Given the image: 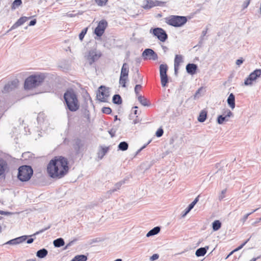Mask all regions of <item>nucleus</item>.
<instances>
[{"label":"nucleus","instance_id":"nucleus-3","mask_svg":"<svg viewBox=\"0 0 261 261\" xmlns=\"http://www.w3.org/2000/svg\"><path fill=\"white\" fill-rule=\"evenodd\" d=\"M45 78L44 73L34 74L28 77L24 82V88L32 89L39 86Z\"/></svg>","mask_w":261,"mask_h":261},{"label":"nucleus","instance_id":"nucleus-33","mask_svg":"<svg viewBox=\"0 0 261 261\" xmlns=\"http://www.w3.org/2000/svg\"><path fill=\"white\" fill-rule=\"evenodd\" d=\"M206 112L204 111H202L198 118V120L200 122H204L206 118Z\"/></svg>","mask_w":261,"mask_h":261},{"label":"nucleus","instance_id":"nucleus-38","mask_svg":"<svg viewBox=\"0 0 261 261\" xmlns=\"http://www.w3.org/2000/svg\"><path fill=\"white\" fill-rule=\"evenodd\" d=\"M254 81H255L254 79L251 76L249 75L248 77L245 80L244 85L245 86H251L253 84V82Z\"/></svg>","mask_w":261,"mask_h":261},{"label":"nucleus","instance_id":"nucleus-26","mask_svg":"<svg viewBox=\"0 0 261 261\" xmlns=\"http://www.w3.org/2000/svg\"><path fill=\"white\" fill-rule=\"evenodd\" d=\"M183 62V57L180 55H176L174 59V66L177 68L180 66V64Z\"/></svg>","mask_w":261,"mask_h":261},{"label":"nucleus","instance_id":"nucleus-34","mask_svg":"<svg viewBox=\"0 0 261 261\" xmlns=\"http://www.w3.org/2000/svg\"><path fill=\"white\" fill-rule=\"evenodd\" d=\"M113 102L115 104H121L122 103V99L121 96L118 94L114 95L113 97Z\"/></svg>","mask_w":261,"mask_h":261},{"label":"nucleus","instance_id":"nucleus-25","mask_svg":"<svg viewBox=\"0 0 261 261\" xmlns=\"http://www.w3.org/2000/svg\"><path fill=\"white\" fill-rule=\"evenodd\" d=\"M48 253V251L46 249L43 248L38 250L36 253V256L40 258L45 257Z\"/></svg>","mask_w":261,"mask_h":261},{"label":"nucleus","instance_id":"nucleus-31","mask_svg":"<svg viewBox=\"0 0 261 261\" xmlns=\"http://www.w3.org/2000/svg\"><path fill=\"white\" fill-rule=\"evenodd\" d=\"M22 4L21 0H15L11 5V9L14 10L18 8Z\"/></svg>","mask_w":261,"mask_h":261},{"label":"nucleus","instance_id":"nucleus-48","mask_svg":"<svg viewBox=\"0 0 261 261\" xmlns=\"http://www.w3.org/2000/svg\"><path fill=\"white\" fill-rule=\"evenodd\" d=\"M249 239L246 240L244 243H243L242 244H241L240 246H239L238 247H237L236 249L233 250V251H238L239 250L241 249L249 241Z\"/></svg>","mask_w":261,"mask_h":261},{"label":"nucleus","instance_id":"nucleus-24","mask_svg":"<svg viewBox=\"0 0 261 261\" xmlns=\"http://www.w3.org/2000/svg\"><path fill=\"white\" fill-rule=\"evenodd\" d=\"M160 227L156 226L149 230L146 234L147 237H149L158 234L160 231Z\"/></svg>","mask_w":261,"mask_h":261},{"label":"nucleus","instance_id":"nucleus-13","mask_svg":"<svg viewBox=\"0 0 261 261\" xmlns=\"http://www.w3.org/2000/svg\"><path fill=\"white\" fill-rule=\"evenodd\" d=\"M30 18H31V17H26V16L21 17L19 19H18L17 20V21L15 23H14L11 26L9 31H12V30L16 29L19 26L22 25L24 23H25L27 20H28Z\"/></svg>","mask_w":261,"mask_h":261},{"label":"nucleus","instance_id":"nucleus-39","mask_svg":"<svg viewBox=\"0 0 261 261\" xmlns=\"http://www.w3.org/2000/svg\"><path fill=\"white\" fill-rule=\"evenodd\" d=\"M128 80V77H125L123 76H120L119 79V84L121 85L123 87H126V82Z\"/></svg>","mask_w":261,"mask_h":261},{"label":"nucleus","instance_id":"nucleus-7","mask_svg":"<svg viewBox=\"0 0 261 261\" xmlns=\"http://www.w3.org/2000/svg\"><path fill=\"white\" fill-rule=\"evenodd\" d=\"M109 96V89L104 86H100L98 92L97 94V98L98 100L101 102H107Z\"/></svg>","mask_w":261,"mask_h":261},{"label":"nucleus","instance_id":"nucleus-40","mask_svg":"<svg viewBox=\"0 0 261 261\" xmlns=\"http://www.w3.org/2000/svg\"><path fill=\"white\" fill-rule=\"evenodd\" d=\"M108 0H95L96 4L99 6H103L106 5Z\"/></svg>","mask_w":261,"mask_h":261},{"label":"nucleus","instance_id":"nucleus-9","mask_svg":"<svg viewBox=\"0 0 261 261\" xmlns=\"http://www.w3.org/2000/svg\"><path fill=\"white\" fill-rule=\"evenodd\" d=\"M168 66L166 64H161L160 66V74L161 82L163 87H165L168 83V79L167 74Z\"/></svg>","mask_w":261,"mask_h":261},{"label":"nucleus","instance_id":"nucleus-12","mask_svg":"<svg viewBox=\"0 0 261 261\" xmlns=\"http://www.w3.org/2000/svg\"><path fill=\"white\" fill-rule=\"evenodd\" d=\"M18 83L19 82L17 79L9 82L5 86L3 92L5 93L9 92L15 89L17 87Z\"/></svg>","mask_w":261,"mask_h":261},{"label":"nucleus","instance_id":"nucleus-51","mask_svg":"<svg viewBox=\"0 0 261 261\" xmlns=\"http://www.w3.org/2000/svg\"><path fill=\"white\" fill-rule=\"evenodd\" d=\"M244 62V60L242 58L239 59L236 61V64L238 66H240L241 64H242Z\"/></svg>","mask_w":261,"mask_h":261},{"label":"nucleus","instance_id":"nucleus-59","mask_svg":"<svg viewBox=\"0 0 261 261\" xmlns=\"http://www.w3.org/2000/svg\"><path fill=\"white\" fill-rule=\"evenodd\" d=\"M67 16L70 17H72L74 16L75 15H74L73 14H68Z\"/></svg>","mask_w":261,"mask_h":261},{"label":"nucleus","instance_id":"nucleus-29","mask_svg":"<svg viewBox=\"0 0 261 261\" xmlns=\"http://www.w3.org/2000/svg\"><path fill=\"white\" fill-rule=\"evenodd\" d=\"M88 258L85 255H77L74 257L71 261H86Z\"/></svg>","mask_w":261,"mask_h":261},{"label":"nucleus","instance_id":"nucleus-23","mask_svg":"<svg viewBox=\"0 0 261 261\" xmlns=\"http://www.w3.org/2000/svg\"><path fill=\"white\" fill-rule=\"evenodd\" d=\"M146 2L147 4L144 6V8L145 9H148L158 6L159 3L158 1L153 2L151 0H146Z\"/></svg>","mask_w":261,"mask_h":261},{"label":"nucleus","instance_id":"nucleus-15","mask_svg":"<svg viewBox=\"0 0 261 261\" xmlns=\"http://www.w3.org/2000/svg\"><path fill=\"white\" fill-rule=\"evenodd\" d=\"M8 169V164L5 160L0 158V176L4 174Z\"/></svg>","mask_w":261,"mask_h":261},{"label":"nucleus","instance_id":"nucleus-63","mask_svg":"<svg viewBox=\"0 0 261 261\" xmlns=\"http://www.w3.org/2000/svg\"><path fill=\"white\" fill-rule=\"evenodd\" d=\"M137 113H138L137 110H135L134 111V114H135V115H137Z\"/></svg>","mask_w":261,"mask_h":261},{"label":"nucleus","instance_id":"nucleus-45","mask_svg":"<svg viewBox=\"0 0 261 261\" xmlns=\"http://www.w3.org/2000/svg\"><path fill=\"white\" fill-rule=\"evenodd\" d=\"M102 112L105 114H109L112 112V110L110 108L104 107L102 109Z\"/></svg>","mask_w":261,"mask_h":261},{"label":"nucleus","instance_id":"nucleus-42","mask_svg":"<svg viewBox=\"0 0 261 261\" xmlns=\"http://www.w3.org/2000/svg\"><path fill=\"white\" fill-rule=\"evenodd\" d=\"M223 115L226 116L228 119L233 115V114L229 110H227L223 113Z\"/></svg>","mask_w":261,"mask_h":261},{"label":"nucleus","instance_id":"nucleus-49","mask_svg":"<svg viewBox=\"0 0 261 261\" xmlns=\"http://www.w3.org/2000/svg\"><path fill=\"white\" fill-rule=\"evenodd\" d=\"M251 214V213H248L247 214H246L245 215H244L243 216V217L241 219V221L243 223H244L247 220V219H248V217Z\"/></svg>","mask_w":261,"mask_h":261},{"label":"nucleus","instance_id":"nucleus-14","mask_svg":"<svg viewBox=\"0 0 261 261\" xmlns=\"http://www.w3.org/2000/svg\"><path fill=\"white\" fill-rule=\"evenodd\" d=\"M27 236H22L14 239H12L6 243L9 245H17L24 242L27 239Z\"/></svg>","mask_w":261,"mask_h":261},{"label":"nucleus","instance_id":"nucleus-1","mask_svg":"<svg viewBox=\"0 0 261 261\" xmlns=\"http://www.w3.org/2000/svg\"><path fill=\"white\" fill-rule=\"evenodd\" d=\"M69 167L67 159L62 156L56 157L48 163L47 171L52 178H60L68 172Z\"/></svg>","mask_w":261,"mask_h":261},{"label":"nucleus","instance_id":"nucleus-61","mask_svg":"<svg viewBox=\"0 0 261 261\" xmlns=\"http://www.w3.org/2000/svg\"><path fill=\"white\" fill-rule=\"evenodd\" d=\"M257 210H258V208L255 209V210H254L252 211V212H250V213H251V214H252V213H254L255 212H256Z\"/></svg>","mask_w":261,"mask_h":261},{"label":"nucleus","instance_id":"nucleus-64","mask_svg":"<svg viewBox=\"0 0 261 261\" xmlns=\"http://www.w3.org/2000/svg\"><path fill=\"white\" fill-rule=\"evenodd\" d=\"M114 261H122V259H120V258H118V259H116Z\"/></svg>","mask_w":261,"mask_h":261},{"label":"nucleus","instance_id":"nucleus-35","mask_svg":"<svg viewBox=\"0 0 261 261\" xmlns=\"http://www.w3.org/2000/svg\"><path fill=\"white\" fill-rule=\"evenodd\" d=\"M221 227V223L219 220H215L213 223V229L214 231L219 230Z\"/></svg>","mask_w":261,"mask_h":261},{"label":"nucleus","instance_id":"nucleus-32","mask_svg":"<svg viewBox=\"0 0 261 261\" xmlns=\"http://www.w3.org/2000/svg\"><path fill=\"white\" fill-rule=\"evenodd\" d=\"M138 99L143 106H148L149 105L147 99L141 95L138 96Z\"/></svg>","mask_w":261,"mask_h":261},{"label":"nucleus","instance_id":"nucleus-28","mask_svg":"<svg viewBox=\"0 0 261 261\" xmlns=\"http://www.w3.org/2000/svg\"><path fill=\"white\" fill-rule=\"evenodd\" d=\"M53 244L56 247H60L64 245V241L62 238H58L54 241Z\"/></svg>","mask_w":261,"mask_h":261},{"label":"nucleus","instance_id":"nucleus-58","mask_svg":"<svg viewBox=\"0 0 261 261\" xmlns=\"http://www.w3.org/2000/svg\"><path fill=\"white\" fill-rule=\"evenodd\" d=\"M139 122L137 118L135 119L134 121H133V123L134 124H136L138 122Z\"/></svg>","mask_w":261,"mask_h":261},{"label":"nucleus","instance_id":"nucleus-16","mask_svg":"<svg viewBox=\"0 0 261 261\" xmlns=\"http://www.w3.org/2000/svg\"><path fill=\"white\" fill-rule=\"evenodd\" d=\"M197 65L193 63H189L186 66L187 72L192 75L194 74L197 69Z\"/></svg>","mask_w":261,"mask_h":261},{"label":"nucleus","instance_id":"nucleus-50","mask_svg":"<svg viewBox=\"0 0 261 261\" xmlns=\"http://www.w3.org/2000/svg\"><path fill=\"white\" fill-rule=\"evenodd\" d=\"M159 257V255L158 254H153L150 258V259L151 261L155 260L157 259H158Z\"/></svg>","mask_w":261,"mask_h":261},{"label":"nucleus","instance_id":"nucleus-54","mask_svg":"<svg viewBox=\"0 0 261 261\" xmlns=\"http://www.w3.org/2000/svg\"><path fill=\"white\" fill-rule=\"evenodd\" d=\"M250 4V0L244 2L243 4L244 8H246Z\"/></svg>","mask_w":261,"mask_h":261},{"label":"nucleus","instance_id":"nucleus-6","mask_svg":"<svg viewBox=\"0 0 261 261\" xmlns=\"http://www.w3.org/2000/svg\"><path fill=\"white\" fill-rule=\"evenodd\" d=\"M102 54L100 51L96 49H92L88 51L87 54L85 56L87 60L90 65L97 61L101 56Z\"/></svg>","mask_w":261,"mask_h":261},{"label":"nucleus","instance_id":"nucleus-8","mask_svg":"<svg viewBox=\"0 0 261 261\" xmlns=\"http://www.w3.org/2000/svg\"><path fill=\"white\" fill-rule=\"evenodd\" d=\"M150 32L156 37L158 39L162 42H164L167 39V35L166 32L162 28H156L151 29Z\"/></svg>","mask_w":261,"mask_h":261},{"label":"nucleus","instance_id":"nucleus-57","mask_svg":"<svg viewBox=\"0 0 261 261\" xmlns=\"http://www.w3.org/2000/svg\"><path fill=\"white\" fill-rule=\"evenodd\" d=\"M207 33V30H203L202 32V35L203 36H205Z\"/></svg>","mask_w":261,"mask_h":261},{"label":"nucleus","instance_id":"nucleus-30","mask_svg":"<svg viewBox=\"0 0 261 261\" xmlns=\"http://www.w3.org/2000/svg\"><path fill=\"white\" fill-rule=\"evenodd\" d=\"M134 81L135 83H142L143 82V76L138 71L137 72L134 77Z\"/></svg>","mask_w":261,"mask_h":261},{"label":"nucleus","instance_id":"nucleus-43","mask_svg":"<svg viewBox=\"0 0 261 261\" xmlns=\"http://www.w3.org/2000/svg\"><path fill=\"white\" fill-rule=\"evenodd\" d=\"M163 133H164L163 129L161 127H160L156 132L155 135L158 137H161L163 135Z\"/></svg>","mask_w":261,"mask_h":261},{"label":"nucleus","instance_id":"nucleus-36","mask_svg":"<svg viewBox=\"0 0 261 261\" xmlns=\"http://www.w3.org/2000/svg\"><path fill=\"white\" fill-rule=\"evenodd\" d=\"M128 147V144L126 142H121L118 145V149L122 151H125Z\"/></svg>","mask_w":261,"mask_h":261},{"label":"nucleus","instance_id":"nucleus-4","mask_svg":"<svg viewBox=\"0 0 261 261\" xmlns=\"http://www.w3.org/2000/svg\"><path fill=\"white\" fill-rule=\"evenodd\" d=\"M33 170L32 167L28 165H23L18 168V178L21 181H27L32 177Z\"/></svg>","mask_w":261,"mask_h":261},{"label":"nucleus","instance_id":"nucleus-11","mask_svg":"<svg viewBox=\"0 0 261 261\" xmlns=\"http://www.w3.org/2000/svg\"><path fill=\"white\" fill-rule=\"evenodd\" d=\"M142 56L145 60L155 61L158 59V55L150 48L145 49L142 53Z\"/></svg>","mask_w":261,"mask_h":261},{"label":"nucleus","instance_id":"nucleus-37","mask_svg":"<svg viewBox=\"0 0 261 261\" xmlns=\"http://www.w3.org/2000/svg\"><path fill=\"white\" fill-rule=\"evenodd\" d=\"M228 121V119H227L226 116H223V115H219L217 118V122L219 124H222L224 121Z\"/></svg>","mask_w":261,"mask_h":261},{"label":"nucleus","instance_id":"nucleus-17","mask_svg":"<svg viewBox=\"0 0 261 261\" xmlns=\"http://www.w3.org/2000/svg\"><path fill=\"white\" fill-rule=\"evenodd\" d=\"M125 183V180H121L119 182H117L115 185V187L113 189L109 190L108 192V194H109V195L110 196V195H111L113 193L117 191V190H119L120 188H121V187L122 186V185L124 184Z\"/></svg>","mask_w":261,"mask_h":261},{"label":"nucleus","instance_id":"nucleus-27","mask_svg":"<svg viewBox=\"0 0 261 261\" xmlns=\"http://www.w3.org/2000/svg\"><path fill=\"white\" fill-rule=\"evenodd\" d=\"M249 75L251 76L255 81L256 80L261 76V69H256L251 72Z\"/></svg>","mask_w":261,"mask_h":261},{"label":"nucleus","instance_id":"nucleus-10","mask_svg":"<svg viewBox=\"0 0 261 261\" xmlns=\"http://www.w3.org/2000/svg\"><path fill=\"white\" fill-rule=\"evenodd\" d=\"M107 26L108 22L106 20L102 19L100 20L98 22L97 27L95 29V34L98 37H101L103 34Z\"/></svg>","mask_w":261,"mask_h":261},{"label":"nucleus","instance_id":"nucleus-46","mask_svg":"<svg viewBox=\"0 0 261 261\" xmlns=\"http://www.w3.org/2000/svg\"><path fill=\"white\" fill-rule=\"evenodd\" d=\"M87 29H85L83 30H82V31L81 32V33L79 34V39L81 40H82L85 35V34H86L87 33Z\"/></svg>","mask_w":261,"mask_h":261},{"label":"nucleus","instance_id":"nucleus-21","mask_svg":"<svg viewBox=\"0 0 261 261\" xmlns=\"http://www.w3.org/2000/svg\"><path fill=\"white\" fill-rule=\"evenodd\" d=\"M198 197H199V196L198 197H197L194 199V200L189 205L188 207L185 209V212L182 215L183 217L185 216L193 208L194 205L196 204V203L198 201Z\"/></svg>","mask_w":261,"mask_h":261},{"label":"nucleus","instance_id":"nucleus-47","mask_svg":"<svg viewBox=\"0 0 261 261\" xmlns=\"http://www.w3.org/2000/svg\"><path fill=\"white\" fill-rule=\"evenodd\" d=\"M226 192V189H224L221 191V194L219 196V200H222L225 197V194Z\"/></svg>","mask_w":261,"mask_h":261},{"label":"nucleus","instance_id":"nucleus-53","mask_svg":"<svg viewBox=\"0 0 261 261\" xmlns=\"http://www.w3.org/2000/svg\"><path fill=\"white\" fill-rule=\"evenodd\" d=\"M36 20L35 19H33L32 20H31L30 23H29V25L30 26H33V25H34L36 24Z\"/></svg>","mask_w":261,"mask_h":261},{"label":"nucleus","instance_id":"nucleus-18","mask_svg":"<svg viewBox=\"0 0 261 261\" xmlns=\"http://www.w3.org/2000/svg\"><path fill=\"white\" fill-rule=\"evenodd\" d=\"M109 150V147L100 146V149L97 153L98 158L101 160L105 154L108 152Z\"/></svg>","mask_w":261,"mask_h":261},{"label":"nucleus","instance_id":"nucleus-2","mask_svg":"<svg viewBox=\"0 0 261 261\" xmlns=\"http://www.w3.org/2000/svg\"><path fill=\"white\" fill-rule=\"evenodd\" d=\"M64 98L70 111L75 112L79 109V100L73 90H68L64 94Z\"/></svg>","mask_w":261,"mask_h":261},{"label":"nucleus","instance_id":"nucleus-56","mask_svg":"<svg viewBox=\"0 0 261 261\" xmlns=\"http://www.w3.org/2000/svg\"><path fill=\"white\" fill-rule=\"evenodd\" d=\"M179 66H177L176 68V66H174V71L175 74H177V71L179 69Z\"/></svg>","mask_w":261,"mask_h":261},{"label":"nucleus","instance_id":"nucleus-52","mask_svg":"<svg viewBox=\"0 0 261 261\" xmlns=\"http://www.w3.org/2000/svg\"><path fill=\"white\" fill-rule=\"evenodd\" d=\"M11 214V213L10 212H5V211L0 210V214L1 215H9Z\"/></svg>","mask_w":261,"mask_h":261},{"label":"nucleus","instance_id":"nucleus-22","mask_svg":"<svg viewBox=\"0 0 261 261\" xmlns=\"http://www.w3.org/2000/svg\"><path fill=\"white\" fill-rule=\"evenodd\" d=\"M208 248V247H201V248L198 249L196 251V253H195L196 255L198 257L204 256L206 253L207 250Z\"/></svg>","mask_w":261,"mask_h":261},{"label":"nucleus","instance_id":"nucleus-44","mask_svg":"<svg viewBox=\"0 0 261 261\" xmlns=\"http://www.w3.org/2000/svg\"><path fill=\"white\" fill-rule=\"evenodd\" d=\"M49 228H50V226H48V227H47L45 228L42 229L40 230L39 231L36 232L33 235L30 236V237L36 236V235L39 234L45 231V230H47Z\"/></svg>","mask_w":261,"mask_h":261},{"label":"nucleus","instance_id":"nucleus-62","mask_svg":"<svg viewBox=\"0 0 261 261\" xmlns=\"http://www.w3.org/2000/svg\"><path fill=\"white\" fill-rule=\"evenodd\" d=\"M256 258H253L250 261H256Z\"/></svg>","mask_w":261,"mask_h":261},{"label":"nucleus","instance_id":"nucleus-41","mask_svg":"<svg viewBox=\"0 0 261 261\" xmlns=\"http://www.w3.org/2000/svg\"><path fill=\"white\" fill-rule=\"evenodd\" d=\"M142 88V86L141 84H137L136 85L135 87V92L137 96H139V91L141 90Z\"/></svg>","mask_w":261,"mask_h":261},{"label":"nucleus","instance_id":"nucleus-20","mask_svg":"<svg viewBox=\"0 0 261 261\" xmlns=\"http://www.w3.org/2000/svg\"><path fill=\"white\" fill-rule=\"evenodd\" d=\"M227 101L229 107L233 109L235 107V97L232 93L230 94Z\"/></svg>","mask_w":261,"mask_h":261},{"label":"nucleus","instance_id":"nucleus-19","mask_svg":"<svg viewBox=\"0 0 261 261\" xmlns=\"http://www.w3.org/2000/svg\"><path fill=\"white\" fill-rule=\"evenodd\" d=\"M129 72L128 65L126 63H124L121 70L120 76L128 77Z\"/></svg>","mask_w":261,"mask_h":261},{"label":"nucleus","instance_id":"nucleus-60","mask_svg":"<svg viewBox=\"0 0 261 261\" xmlns=\"http://www.w3.org/2000/svg\"><path fill=\"white\" fill-rule=\"evenodd\" d=\"M25 261H35V259H29Z\"/></svg>","mask_w":261,"mask_h":261},{"label":"nucleus","instance_id":"nucleus-55","mask_svg":"<svg viewBox=\"0 0 261 261\" xmlns=\"http://www.w3.org/2000/svg\"><path fill=\"white\" fill-rule=\"evenodd\" d=\"M33 241H34V239L30 238L27 240V243L31 244V243H33Z\"/></svg>","mask_w":261,"mask_h":261},{"label":"nucleus","instance_id":"nucleus-5","mask_svg":"<svg viewBox=\"0 0 261 261\" xmlns=\"http://www.w3.org/2000/svg\"><path fill=\"white\" fill-rule=\"evenodd\" d=\"M187 21V17L176 15H171L166 18V22L174 27H179L184 25Z\"/></svg>","mask_w":261,"mask_h":261}]
</instances>
